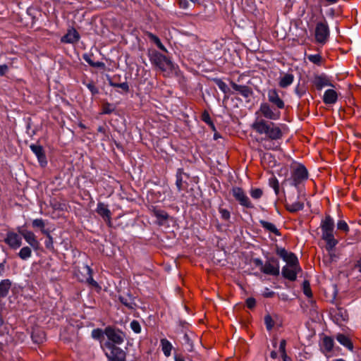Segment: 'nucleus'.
Wrapping results in <instances>:
<instances>
[{"label": "nucleus", "mask_w": 361, "mask_h": 361, "mask_svg": "<svg viewBox=\"0 0 361 361\" xmlns=\"http://www.w3.org/2000/svg\"><path fill=\"white\" fill-rule=\"evenodd\" d=\"M219 213L221 214V216L224 220H228L231 217V214L229 211H228L226 209L224 208H219Z\"/></svg>", "instance_id": "de8ad7c7"}, {"label": "nucleus", "mask_w": 361, "mask_h": 361, "mask_svg": "<svg viewBox=\"0 0 361 361\" xmlns=\"http://www.w3.org/2000/svg\"><path fill=\"white\" fill-rule=\"evenodd\" d=\"M269 185L274 189L276 195L279 193V183L275 176H272L269 179Z\"/></svg>", "instance_id": "473e14b6"}, {"label": "nucleus", "mask_w": 361, "mask_h": 361, "mask_svg": "<svg viewBox=\"0 0 361 361\" xmlns=\"http://www.w3.org/2000/svg\"><path fill=\"white\" fill-rule=\"evenodd\" d=\"M176 185L178 188V190L180 191L182 190L183 185V180L180 175H177Z\"/></svg>", "instance_id": "3c124183"}, {"label": "nucleus", "mask_w": 361, "mask_h": 361, "mask_svg": "<svg viewBox=\"0 0 361 361\" xmlns=\"http://www.w3.org/2000/svg\"><path fill=\"white\" fill-rule=\"evenodd\" d=\"M253 262L255 264V266H257L259 268V269L261 271L264 264V263H263L262 260L259 258H255V259H254Z\"/></svg>", "instance_id": "864d4df0"}, {"label": "nucleus", "mask_w": 361, "mask_h": 361, "mask_svg": "<svg viewBox=\"0 0 361 361\" xmlns=\"http://www.w3.org/2000/svg\"><path fill=\"white\" fill-rule=\"evenodd\" d=\"M337 341L343 346L347 348L348 349L352 350L353 348V345L350 341V339L344 334H339L336 336Z\"/></svg>", "instance_id": "cd10ccee"}, {"label": "nucleus", "mask_w": 361, "mask_h": 361, "mask_svg": "<svg viewBox=\"0 0 361 361\" xmlns=\"http://www.w3.org/2000/svg\"><path fill=\"white\" fill-rule=\"evenodd\" d=\"M270 357L274 360L276 359L278 357L277 353L274 350L271 351L270 353Z\"/></svg>", "instance_id": "0e129e2a"}, {"label": "nucleus", "mask_w": 361, "mask_h": 361, "mask_svg": "<svg viewBox=\"0 0 361 361\" xmlns=\"http://www.w3.org/2000/svg\"><path fill=\"white\" fill-rule=\"evenodd\" d=\"M321 238L326 243L325 248L329 252H331L338 243V240L334 236L335 223L330 215H326L320 223Z\"/></svg>", "instance_id": "7ed1b4c3"}, {"label": "nucleus", "mask_w": 361, "mask_h": 361, "mask_svg": "<svg viewBox=\"0 0 361 361\" xmlns=\"http://www.w3.org/2000/svg\"><path fill=\"white\" fill-rule=\"evenodd\" d=\"M355 267L361 273V257L357 261V262L355 264Z\"/></svg>", "instance_id": "052dcab7"}, {"label": "nucleus", "mask_w": 361, "mask_h": 361, "mask_svg": "<svg viewBox=\"0 0 361 361\" xmlns=\"http://www.w3.org/2000/svg\"><path fill=\"white\" fill-rule=\"evenodd\" d=\"M96 212L100 215L109 224H111V213L107 205L103 202H99L97 204Z\"/></svg>", "instance_id": "f3484780"}, {"label": "nucleus", "mask_w": 361, "mask_h": 361, "mask_svg": "<svg viewBox=\"0 0 361 361\" xmlns=\"http://www.w3.org/2000/svg\"><path fill=\"white\" fill-rule=\"evenodd\" d=\"M261 271L265 274L277 276L280 274L279 262L275 257L269 258L264 263Z\"/></svg>", "instance_id": "1a4fd4ad"}, {"label": "nucleus", "mask_w": 361, "mask_h": 361, "mask_svg": "<svg viewBox=\"0 0 361 361\" xmlns=\"http://www.w3.org/2000/svg\"><path fill=\"white\" fill-rule=\"evenodd\" d=\"M294 80V75L291 73H286L284 75L281 77L279 85L282 88H286L290 85Z\"/></svg>", "instance_id": "393cba45"}, {"label": "nucleus", "mask_w": 361, "mask_h": 361, "mask_svg": "<svg viewBox=\"0 0 361 361\" xmlns=\"http://www.w3.org/2000/svg\"><path fill=\"white\" fill-rule=\"evenodd\" d=\"M232 195L239 204L246 208H253L254 205L245 192V191L239 187H233L231 190Z\"/></svg>", "instance_id": "9d476101"}, {"label": "nucleus", "mask_w": 361, "mask_h": 361, "mask_svg": "<svg viewBox=\"0 0 361 361\" xmlns=\"http://www.w3.org/2000/svg\"><path fill=\"white\" fill-rule=\"evenodd\" d=\"M85 269H86V271H87V276L86 278V282L88 284L92 285V286L97 287L98 286V284H97V281H95L93 279V277H92V269L89 266H86L85 267Z\"/></svg>", "instance_id": "2f4dec72"}, {"label": "nucleus", "mask_w": 361, "mask_h": 361, "mask_svg": "<svg viewBox=\"0 0 361 361\" xmlns=\"http://www.w3.org/2000/svg\"><path fill=\"white\" fill-rule=\"evenodd\" d=\"M312 82L318 90H321L325 87L334 86L329 77L324 73L315 75L313 78Z\"/></svg>", "instance_id": "2eb2a0df"}, {"label": "nucleus", "mask_w": 361, "mask_h": 361, "mask_svg": "<svg viewBox=\"0 0 361 361\" xmlns=\"http://www.w3.org/2000/svg\"><path fill=\"white\" fill-rule=\"evenodd\" d=\"M4 272V264L3 263H0V276H2Z\"/></svg>", "instance_id": "69168bd1"}, {"label": "nucleus", "mask_w": 361, "mask_h": 361, "mask_svg": "<svg viewBox=\"0 0 361 361\" xmlns=\"http://www.w3.org/2000/svg\"><path fill=\"white\" fill-rule=\"evenodd\" d=\"M268 101L270 104L277 107V109H283L285 108V103L280 97L278 91L276 89H270L267 92Z\"/></svg>", "instance_id": "4468645a"}, {"label": "nucleus", "mask_w": 361, "mask_h": 361, "mask_svg": "<svg viewBox=\"0 0 361 361\" xmlns=\"http://www.w3.org/2000/svg\"><path fill=\"white\" fill-rule=\"evenodd\" d=\"M264 323L268 330H271L274 326V321L269 314L264 317Z\"/></svg>", "instance_id": "c03bdc74"}, {"label": "nucleus", "mask_w": 361, "mask_h": 361, "mask_svg": "<svg viewBox=\"0 0 361 361\" xmlns=\"http://www.w3.org/2000/svg\"><path fill=\"white\" fill-rule=\"evenodd\" d=\"M276 253L286 262V265L282 268V276L290 281H295L298 273L301 271L296 255L288 252L285 248H278Z\"/></svg>", "instance_id": "f257e3e1"}, {"label": "nucleus", "mask_w": 361, "mask_h": 361, "mask_svg": "<svg viewBox=\"0 0 361 361\" xmlns=\"http://www.w3.org/2000/svg\"><path fill=\"white\" fill-rule=\"evenodd\" d=\"M130 328L136 334H139L141 331L140 324L136 320H133V321L131 322V323H130Z\"/></svg>", "instance_id": "37998d69"}, {"label": "nucleus", "mask_w": 361, "mask_h": 361, "mask_svg": "<svg viewBox=\"0 0 361 361\" xmlns=\"http://www.w3.org/2000/svg\"><path fill=\"white\" fill-rule=\"evenodd\" d=\"M336 226L338 230L344 232L345 234H347L350 231L348 224L344 220L338 221Z\"/></svg>", "instance_id": "e433bc0d"}, {"label": "nucleus", "mask_w": 361, "mask_h": 361, "mask_svg": "<svg viewBox=\"0 0 361 361\" xmlns=\"http://www.w3.org/2000/svg\"><path fill=\"white\" fill-rule=\"evenodd\" d=\"M82 59L92 67L104 68L105 63L102 61H94L92 54H85L82 55Z\"/></svg>", "instance_id": "b1692460"}, {"label": "nucleus", "mask_w": 361, "mask_h": 361, "mask_svg": "<svg viewBox=\"0 0 361 361\" xmlns=\"http://www.w3.org/2000/svg\"><path fill=\"white\" fill-rule=\"evenodd\" d=\"M11 286V281L9 279H4L0 282V298L6 297Z\"/></svg>", "instance_id": "a878e982"}, {"label": "nucleus", "mask_w": 361, "mask_h": 361, "mask_svg": "<svg viewBox=\"0 0 361 361\" xmlns=\"http://www.w3.org/2000/svg\"><path fill=\"white\" fill-rule=\"evenodd\" d=\"M334 345V339L330 336H324L322 341L321 350L326 355L333 350Z\"/></svg>", "instance_id": "6ab92c4d"}, {"label": "nucleus", "mask_w": 361, "mask_h": 361, "mask_svg": "<svg viewBox=\"0 0 361 361\" xmlns=\"http://www.w3.org/2000/svg\"><path fill=\"white\" fill-rule=\"evenodd\" d=\"M147 36L152 41H153L155 43V44L157 46V47L159 49H160L161 50H162L165 52L167 51L166 47L164 46V44L161 43L160 39L157 36H156L155 35H154L151 32L147 33Z\"/></svg>", "instance_id": "7c9ffc66"}, {"label": "nucleus", "mask_w": 361, "mask_h": 361, "mask_svg": "<svg viewBox=\"0 0 361 361\" xmlns=\"http://www.w3.org/2000/svg\"><path fill=\"white\" fill-rule=\"evenodd\" d=\"M79 127H80L82 129H85L86 128L85 126L81 123L79 124Z\"/></svg>", "instance_id": "774afa93"}, {"label": "nucleus", "mask_w": 361, "mask_h": 361, "mask_svg": "<svg viewBox=\"0 0 361 361\" xmlns=\"http://www.w3.org/2000/svg\"><path fill=\"white\" fill-rule=\"evenodd\" d=\"M251 127L257 133L265 135L272 140H280L283 137V132L279 125L259 117L252 123Z\"/></svg>", "instance_id": "f03ea898"}, {"label": "nucleus", "mask_w": 361, "mask_h": 361, "mask_svg": "<svg viewBox=\"0 0 361 361\" xmlns=\"http://www.w3.org/2000/svg\"><path fill=\"white\" fill-rule=\"evenodd\" d=\"M286 348V341L285 339H282L280 341V344H279V353H281V357L287 355Z\"/></svg>", "instance_id": "a18cd8bd"}, {"label": "nucleus", "mask_w": 361, "mask_h": 361, "mask_svg": "<svg viewBox=\"0 0 361 361\" xmlns=\"http://www.w3.org/2000/svg\"><path fill=\"white\" fill-rule=\"evenodd\" d=\"M338 94L332 89L326 90L323 96V102L326 104H334L337 102Z\"/></svg>", "instance_id": "aec40b11"}, {"label": "nucleus", "mask_w": 361, "mask_h": 361, "mask_svg": "<svg viewBox=\"0 0 361 361\" xmlns=\"http://www.w3.org/2000/svg\"><path fill=\"white\" fill-rule=\"evenodd\" d=\"M104 334H105L104 331L101 329H95L92 331V337L94 339L98 340L101 342L104 339Z\"/></svg>", "instance_id": "f704fd0d"}, {"label": "nucleus", "mask_w": 361, "mask_h": 361, "mask_svg": "<svg viewBox=\"0 0 361 361\" xmlns=\"http://www.w3.org/2000/svg\"><path fill=\"white\" fill-rule=\"evenodd\" d=\"M33 228H39L42 231L46 226L45 221L42 219H35L32 221Z\"/></svg>", "instance_id": "72a5a7b5"}, {"label": "nucleus", "mask_w": 361, "mask_h": 361, "mask_svg": "<svg viewBox=\"0 0 361 361\" xmlns=\"http://www.w3.org/2000/svg\"><path fill=\"white\" fill-rule=\"evenodd\" d=\"M250 196L255 200L261 198L263 191L260 188H252L250 191Z\"/></svg>", "instance_id": "58836bf2"}, {"label": "nucleus", "mask_w": 361, "mask_h": 361, "mask_svg": "<svg viewBox=\"0 0 361 361\" xmlns=\"http://www.w3.org/2000/svg\"><path fill=\"white\" fill-rule=\"evenodd\" d=\"M22 235L14 231H8L6 233L4 242L11 249L16 250L22 245Z\"/></svg>", "instance_id": "9b49d317"}, {"label": "nucleus", "mask_w": 361, "mask_h": 361, "mask_svg": "<svg viewBox=\"0 0 361 361\" xmlns=\"http://www.w3.org/2000/svg\"><path fill=\"white\" fill-rule=\"evenodd\" d=\"M231 85L235 91L238 92L245 98H248L252 93L251 89L248 86L238 85L233 82H231Z\"/></svg>", "instance_id": "412c9836"}, {"label": "nucleus", "mask_w": 361, "mask_h": 361, "mask_svg": "<svg viewBox=\"0 0 361 361\" xmlns=\"http://www.w3.org/2000/svg\"><path fill=\"white\" fill-rule=\"evenodd\" d=\"M104 333L109 340V342L114 344L115 345L121 344L123 342L122 332L120 331H117L111 326H108L105 329Z\"/></svg>", "instance_id": "ddd939ff"}, {"label": "nucleus", "mask_w": 361, "mask_h": 361, "mask_svg": "<svg viewBox=\"0 0 361 361\" xmlns=\"http://www.w3.org/2000/svg\"><path fill=\"white\" fill-rule=\"evenodd\" d=\"M104 347L106 349L105 354L109 361H126V353L121 348L110 342H106Z\"/></svg>", "instance_id": "423d86ee"}, {"label": "nucleus", "mask_w": 361, "mask_h": 361, "mask_svg": "<svg viewBox=\"0 0 361 361\" xmlns=\"http://www.w3.org/2000/svg\"><path fill=\"white\" fill-rule=\"evenodd\" d=\"M174 360L175 361H185L184 357L181 354H175L174 355Z\"/></svg>", "instance_id": "13d9d810"}, {"label": "nucleus", "mask_w": 361, "mask_h": 361, "mask_svg": "<svg viewBox=\"0 0 361 361\" xmlns=\"http://www.w3.org/2000/svg\"><path fill=\"white\" fill-rule=\"evenodd\" d=\"M246 305L249 309H252L256 305V300L253 298H248L246 300Z\"/></svg>", "instance_id": "8fccbe9b"}, {"label": "nucleus", "mask_w": 361, "mask_h": 361, "mask_svg": "<svg viewBox=\"0 0 361 361\" xmlns=\"http://www.w3.org/2000/svg\"><path fill=\"white\" fill-rule=\"evenodd\" d=\"M308 60L317 65H321L322 57L320 54H310L307 56Z\"/></svg>", "instance_id": "4c0bfd02"}, {"label": "nucleus", "mask_w": 361, "mask_h": 361, "mask_svg": "<svg viewBox=\"0 0 361 361\" xmlns=\"http://www.w3.org/2000/svg\"><path fill=\"white\" fill-rule=\"evenodd\" d=\"M201 118H202V120L204 123H206L207 124L214 127V124H213V122H212V118L210 117V115H209V114L207 111H204L202 114Z\"/></svg>", "instance_id": "79ce46f5"}, {"label": "nucleus", "mask_w": 361, "mask_h": 361, "mask_svg": "<svg viewBox=\"0 0 361 361\" xmlns=\"http://www.w3.org/2000/svg\"><path fill=\"white\" fill-rule=\"evenodd\" d=\"M121 302L129 309H133V304L132 302H128L127 299H124L123 298H120Z\"/></svg>", "instance_id": "5fc2aeb1"}, {"label": "nucleus", "mask_w": 361, "mask_h": 361, "mask_svg": "<svg viewBox=\"0 0 361 361\" xmlns=\"http://www.w3.org/2000/svg\"><path fill=\"white\" fill-rule=\"evenodd\" d=\"M285 207L288 212L295 213L303 209L304 203L300 201H295L294 202H286Z\"/></svg>", "instance_id": "5701e85b"}, {"label": "nucleus", "mask_w": 361, "mask_h": 361, "mask_svg": "<svg viewBox=\"0 0 361 361\" xmlns=\"http://www.w3.org/2000/svg\"><path fill=\"white\" fill-rule=\"evenodd\" d=\"M304 293L309 298L312 296L311 290L309 287V284L307 282L304 283Z\"/></svg>", "instance_id": "603ef678"}, {"label": "nucleus", "mask_w": 361, "mask_h": 361, "mask_svg": "<svg viewBox=\"0 0 361 361\" xmlns=\"http://www.w3.org/2000/svg\"><path fill=\"white\" fill-rule=\"evenodd\" d=\"M32 340H33L35 343H41V342H42L43 338H44V337H41V338H37V337H36V335H35V333H32Z\"/></svg>", "instance_id": "bf43d9fd"}, {"label": "nucleus", "mask_w": 361, "mask_h": 361, "mask_svg": "<svg viewBox=\"0 0 361 361\" xmlns=\"http://www.w3.org/2000/svg\"><path fill=\"white\" fill-rule=\"evenodd\" d=\"M256 116H261L270 121H277L281 118V113L279 109L268 102L260 104L259 109L255 112Z\"/></svg>", "instance_id": "20e7f679"}, {"label": "nucleus", "mask_w": 361, "mask_h": 361, "mask_svg": "<svg viewBox=\"0 0 361 361\" xmlns=\"http://www.w3.org/2000/svg\"><path fill=\"white\" fill-rule=\"evenodd\" d=\"M41 232H42V233H43L44 235H45L47 236V238H49V235H51L50 231H49V229H46L45 228Z\"/></svg>", "instance_id": "680f3d73"}, {"label": "nucleus", "mask_w": 361, "mask_h": 361, "mask_svg": "<svg viewBox=\"0 0 361 361\" xmlns=\"http://www.w3.org/2000/svg\"><path fill=\"white\" fill-rule=\"evenodd\" d=\"M8 67L7 65H1L0 66V76L5 75V73L8 71Z\"/></svg>", "instance_id": "4d7b16f0"}, {"label": "nucleus", "mask_w": 361, "mask_h": 361, "mask_svg": "<svg viewBox=\"0 0 361 361\" xmlns=\"http://www.w3.org/2000/svg\"><path fill=\"white\" fill-rule=\"evenodd\" d=\"M160 343L163 353L166 357H169L171 354V350L173 349L172 344L166 338L161 339Z\"/></svg>", "instance_id": "bb28decb"}, {"label": "nucleus", "mask_w": 361, "mask_h": 361, "mask_svg": "<svg viewBox=\"0 0 361 361\" xmlns=\"http://www.w3.org/2000/svg\"><path fill=\"white\" fill-rule=\"evenodd\" d=\"M150 60L152 63L158 67L162 72L169 73L173 69V64L172 61L166 56L159 52L152 54Z\"/></svg>", "instance_id": "39448f33"}, {"label": "nucleus", "mask_w": 361, "mask_h": 361, "mask_svg": "<svg viewBox=\"0 0 361 361\" xmlns=\"http://www.w3.org/2000/svg\"><path fill=\"white\" fill-rule=\"evenodd\" d=\"M32 152L36 155L37 157L38 161L41 164V166H44L47 164V161L46 158V155L44 153V150L41 145H31L30 146Z\"/></svg>", "instance_id": "dca6fc26"}, {"label": "nucleus", "mask_w": 361, "mask_h": 361, "mask_svg": "<svg viewBox=\"0 0 361 361\" xmlns=\"http://www.w3.org/2000/svg\"><path fill=\"white\" fill-rule=\"evenodd\" d=\"M315 39L318 43L325 44L329 36V29L325 20L318 22L315 27Z\"/></svg>", "instance_id": "0eeeda50"}, {"label": "nucleus", "mask_w": 361, "mask_h": 361, "mask_svg": "<svg viewBox=\"0 0 361 361\" xmlns=\"http://www.w3.org/2000/svg\"><path fill=\"white\" fill-rule=\"evenodd\" d=\"M109 85L114 87L121 88L123 91H125L126 92H128L129 91V85L126 82H121V83H116V82L110 81Z\"/></svg>", "instance_id": "ea45409f"}, {"label": "nucleus", "mask_w": 361, "mask_h": 361, "mask_svg": "<svg viewBox=\"0 0 361 361\" xmlns=\"http://www.w3.org/2000/svg\"><path fill=\"white\" fill-rule=\"evenodd\" d=\"M19 233L23 236L24 240L35 251L39 250L40 243L37 240L36 235L30 231H20L18 229Z\"/></svg>", "instance_id": "f8f14e48"}, {"label": "nucleus", "mask_w": 361, "mask_h": 361, "mask_svg": "<svg viewBox=\"0 0 361 361\" xmlns=\"http://www.w3.org/2000/svg\"><path fill=\"white\" fill-rule=\"evenodd\" d=\"M216 82V85L218 86V87L224 92V93H227L229 91V88L227 86V85L221 80L220 79H216L215 80Z\"/></svg>", "instance_id": "a19ab883"}, {"label": "nucleus", "mask_w": 361, "mask_h": 361, "mask_svg": "<svg viewBox=\"0 0 361 361\" xmlns=\"http://www.w3.org/2000/svg\"><path fill=\"white\" fill-rule=\"evenodd\" d=\"M259 224L260 226L267 232L270 233H273L276 236H281V233L279 231V230L277 228L275 224L273 223L264 221V220H259Z\"/></svg>", "instance_id": "4be33fe9"}, {"label": "nucleus", "mask_w": 361, "mask_h": 361, "mask_svg": "<svg viewBox=\"0 0 361 361\" xmlns=\"http://www.w3.org/2000/svg\"><path fill=\"white\" fill-rule=\"evenodd\" d=\"M115 110V106L109 102H104L102 106V114H109Z\"/></svg>", "instance_id": "c9c22d12"}, {"label": "nucleus", "mask_w": 361, "mask_h": 361, "mask_svg": "<svg viewBox=\"0 0 361 361\" xmlns=\"http://www.w3.org/2000/svg\"><path fill=\"white\" fill-rule=\"evenodd\" d=\"M86 87L91 92L93 95L98 94V88L95 86L93 82H90L86 84Z\"/></svg>", "instance_id": "49530a36"}, {"label": "nucleus", "mask_w": 361, "mask_h": 361, "mask_svg": "<svg viewBox=\"0 0 361 361\" xmlns=\"http://www.w3.org/2000/svg\"><path fill=\"white\" fill-rule=\"evenodd\" d=\"M152 214L154 216H156L159 221H165L168 219L169 216L167 213L161 209L153 208L152 209Z\"/></svg>", "instance_id": "c756f323"}, {"label": "nucleus", "mask_w": 361, "mask_h": 361, "mask_svg": "<svg viewBox=\"0 0 361 361\" xmlns=\"http://www.w3.org/2000/svg\"><path fill=\"white\" fill-rule=\"evenodd\" d=\"M328 5L336 4L338 2L339 0H324Z\"/></svg>", "instance_id": "e2e57ef3"}, {"label": "nucleus", "mask_w": 361, "mask_h": 361, "mask_svg": "<svg viewBox=\"0 0 361 361\" xmlns=\"http://www.w3.org/2000/svg\"><path fill=\"white\" fill-rule=\"evenodd\" d=\"M291 178L295 187L308 178V172L305 166L299 164L293 169Z\"/></svg>", "instance_id": "6e6552de"}, {"label": "nucleus", "mask_w": 361, "mask_h": 361, "mask_svg": "<svg viewBox=\"0 0 361 361\" xmlns=\"http://www.w3.org/2000/svg\"><path fill=\"white\" fill-rule=\"evenodd\" d=\"M281 357H282L283 361H292L291 357H289L288 355H285V356H283Z\"/></svg>", "instance_id": "338daca9"}, {"label": "nucleus", "mask_w": 361, "mask_h": 361, "mask_svg": "<svg viewBox=\"0 0 361 361\" xmlns=\"http://www.w3.org/2000/svg\"><path fill=\"white\" fill-rule=\"evenodd\" d=\"M32 255V250L31 248L28 246L23 247L19 252L18 256L19 257L23 260H26L28 258H30Z\"/></svg>", "instance_id": "c85d7f7f"}, {"label": "nucleus", "mask_w": 361, "mask_h": 361, "mask_svg": "<svg viewBox=\"0 0 361 361\" xmlns=\"http://www.w3.org/2000/svg\"><path fill=\"white\" fill-rule=\"evenodd\" d=\"M80 39V35L76 30H68V32L62 37L61 42L64 43L73 44L77 42Z\"/></svg>", "instance_id": "a211bd4d"}, {"label": "nucleus", "mask_w": 361, "mask_h": 361, "mask_svg": "<svg viewBox=\"0 0 361 361\" xmlns=\"http://www.w3.org/2000/svg\"><path fill=\"white\" fill-rule=\"evenodd\" d=\"M44 244L47 249L50 250L54 249V240L51 235H49V238L45 240Z\"/></svg>", "instance_id": "09e8293b"}, {"label": "nucleus", "mask_w": 361, "mask_h": 361, "mask_svg": "<svg viewBox=\"0 0 361 361\" xmlns=\"http://www.w3.org/2000/svg\"><path fill=\"white\" fill-rule=\"evenodd\" d=\"M274 292L271 291L269 290V288H265V291L263 293V296L264 298H272L274 295Z\"/></svg>", "instance_id": "6e6d98bb"}]
</instances>
